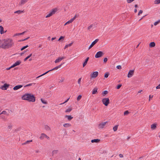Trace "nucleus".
Masks as SVG:
<instances>
[{"label": "nucleus", "mask_w": 160, "mask_h": 160, "mask_svg": "<svg viewBox=\"0 0 160 160\" xmlns=\"http://www.w3.org/2000/svg\"><path fill=\"white\" fill-rule=\"evenodd\" d=\"M14 45L13 39L10 38H7L0 40V48L3 49L11 48Z\"/></svg>", "instance_id": "1"}, {"label": "nucleus", "mask_w": 160, "mask_h": 160, "mask_svg": "<svg viewBox=\"0 0 160 160\" xmlns=\"http://www.w3.org/2000/svg\"><path fill=\"white\" fill-rule=\"evenodd\" d=\"M22 100H25L34 102L35 101V98L34 96L32 94L26 93L23 95L21 98Z\"/></svg>", "instance_id": "2"}, {"label": "nucleus", "mask_w": 160, "mask_h": 160, "mask_svg": "<svg viewBox=\"0 0 160 160\" xmlns=\"http://www.w3.org/2000/svg\"><path fill=\"white\" fill-rule=\"evenodd\" d=\"M9 112H8L3 111L0 113V118L4 121H6Z\"/></svg>", "instance_id": "3"}, {"label": "nucleus", "mask_w": 160, "mask_h": 160, "mask_svg": "<svg viewBox=\"0 0 160 160\" xmlns=\"http://www.w3.org/2000/svg\"><path fill=\"white\" fill-rule=\"evenodd\" d=\"M62 64H63L62 63L61 64H60L59 65V66H57L56 67H55V68H53L52 69L49 70L47 71V72H45V73H44L43 74L40 75V76H38V77H37L36 78H40V77H42V76H43L46 74H47V73H48V72H49L50 71H53L54 70H57L59 68H60L61 67V66H62Z\"/></svg>", "instance_id": "4"}, {"label": "nucleus", "mask_w": 160, "mask_h": 160, "mask_svg": "<svg viewBox=\"0 0 160 160\" xmlns=\"http://www.w3.org/2000/svg\"><path fill=\"white\" fill-rule=\"evenodd\" d=\"M108 123V122L107 121L104 122H100L98 126V128L99 129H102L104 128H105L106 125Z\"/></svg>", "instance_id": "5"}, {"label": "nucleus", "mask_w": 160, "mask_h": 160, "mask_svg": "<svg viewBox=\"0 0 160 160\" xmlns=\"http://www.w3.org/2000/svg\"><path fill=\"white\" fill-rule=\"evenodd\" d=\"M98 75V72L97 71L93 72L90 75V77L91 79H93L96 78Z\"/></svg>", "instance_id": "6"}, {"label": "nucleus", "mask_w": 160, "mask_h": 160, "mask_svg": "<svg viewBox=\"0 0 160 160\" xmlns=\"http://www.w3.org/2000/svg\"><path fill=\"white\" fill-rule=\"evenodd\" d=\"M102 102L103 104L107 106L109 103V100L108 98H105L102 100Z\"/></svg>", "instance_id": "7"}, {"label": "nucleus", "mask_w": 160, "mask_h": 160, "mask_svg": "<svg viewBox=\"0 0 160 160\" xmlns=\"http://www.w3.org/2000/svg\"><path fill=\"white\" fill-rule=\"evenodd\" d=\"M45 138H46L48 140H49L50 139L49 137L45 133H42L41 134L39 137L40 139V140H42Z\"/></svg>", "instance_id": "8"}, {"label": "nucleus", "mask_w": 160, "mask_h": 160, "mask_svg": "<svg viewBox=\"0 0 160 160\" xmlns=\"http://www.w3.org/2000/svg\"><path fill=\"white\" fill-rule=\"evenodd\" d=\"M104 53L102 51H99L98 52L96 55L95 57L96 58H99L101 57L104 55Z\"/></svg>", "instance_id": "9"}, {"label": "nucleus", "mask_w": 160, "mask_h": 160, "mask_svg": "<svg viewBox=\"0 0 160 160\" xmlns=\"http://www.w3.org/2000/svg\"><path fill=\"white\" fill-rule=\"evenodd\" d=\"M65 58V57H59L55 61V63H56L61 61L62 60Z\"/></svg>", "instance_id": "10"}, {"label": "nucleus", "mask_w": 160, "mask_h": 160, "mask_svg": "<svg viewBox=\"0 0 160 160\" xmlns=\"http://www.w3.org/2000/svg\"><path fill=\"white\" fill-rule=\"evenodd\" d=\"M134 70H130L129 71L127 77L128 78H130L134 75Z\"/></svg>", "instance_id": "11"}, {"label": "nucleus", "mask_w": 160, "mask_h": 160, "mask_svg": "<svg viewBox=\"0 0 160 160\" xmlns=\"http://www.w3.org/2000/svg\"><path fill=\"white\" fill-rule=\"evenodd\" d=\"M56 11H52L51 12H49L48 13H47V15H46L45 17L46 18H49L53 14H54L56 12Z\"/></svg>", "instance_id": "12"}, {"label": "nucleus", "mask_w": 160, "mask_h": 160, "mask_svg": "<svg viewBox=\"0 0 160 160\" xmlns=\"http://www.w3.org/2000/svg\"><path fill=\"white\" fill-rule=\"evenodd\" d=\"M98 39H96L94 41H93L90 45V46L89 47L88 49L89 50L90 48H91L92 47H93L94 45H95L98 41Z\"/></svg>", "instance_id": "13"}, {"label": "nucleus", "mask_w": 160, "mask_h": 160, "mask_svg": "<svg viewBox=\"0 0 160 160\" xmlns=\"http://www.w3.org/2000/svg\"><path fill=\"white\" fill-rule=\"evenodd\" d=\"M28 1V0H20L18 2V5L19 6H22L26 3Z\"/></svg>", "instance_id": "14"}, {"label": "nucleus", "mask_w": 160, "mask_h": 160, "mask_svg": "<svg viewBox=\"0 0 160 160\" xmlns=\"http://www.w3.org/2000/svg\"><path fill=\"white\" fill-rule=\"evenodd\" d=\"M9 84L5 83L1 87V88L2 90H6L9 87Z\"/></svg>", "instance_id": "15"}, {"label": "nucleus", "mask_w": 160, "mask_h": 160, "mask_svg": "<svg viewBox=\"0 0 160 160\" xmlns=\"http://www.w3.org/2000/svg\"><path fill=\"white\" fill-rule=\"evenodd\" d=\"M77 17V15H75L73 18H72L70 19L67 22V23L68 24H69L70 23H72L74 20L75 19V18Z\"/></svg>", "instance_id": "16"}, {"label": "nucleus", "mask_w": 160, "mask_h": 160, "mask_svg": "<svg viewBox=\"0 0 160 160\" xmlns=\"http://www.w3.org/2000/svg\"><path fill=\"white\" fill-rule=\"evenodd\" d=\"M21 63V62L20 61H16L14 63L13 65H12V66L13 68L19 65Z\"/></svg>", "instance_id": "17"}, {"label": "nucleus", "mask_w": 160, "mask_h": 160, "mask_svg": "<svg viewBox=\"0 0 160 160\" xmlns=\"http://www.w3.org/2000/svg\"><path fill=\"white\" fill-rule=\"evenodd\" d=\"M22 87V85H17L13 88V89L14 90H17L18 89L21 88Z\"/></svg>", "instance_id": "18"}, {"label": "nucleus", "mask_w": 160, "mask_h": 160, "mask_svg": "<svg viewBox=\"0 0 160 160\" xmlns=\"http://www.w3.org/2000/svg\"><path fill=\"white\" fill-rule=\"evenodd\" d=\"M3 30L4 28L2 26H0V33L1 34H2L6 32V31L4 32Z\"/></svg>", "instance_id": "19"}, {"label": "nucleus", "mask_w": 160, "mask_h": 160, "mask_svg": "<svg viewBox=\"0 0 160 160\" xmlns=\"http://www.w3.org/2000/svg\"><path fill=\"white\" fill-rule=\"evenodd\" d=\"M98 88L96 87H95L92 90V94H95L97 93Z\"/></svg>", "instance_id": "20"}, {"label": "nucleus", "mask_w": 160, "mask_h": 160, "mask_svg": "<svg viewBox=\"0 0 160 160\" xmlns=\"http://www.w3.org/2000/svg\"><path fill=\"white\" fill-rule=\"evenodd\" d=\"M65 118H67L68 121H71L73 118V117L71 115H66Z\"/></svg>", "instance_id": "21"}, {"label": "nucleus", "mask_w": 160, "mask_h": 160, "mask_svg": "<svg viewBox=\"0 0 160 160\" xmlns=\"http://www.w3.org/2000/svg\"><path fill=\"white\" fill-rule=\"evenodd\" d=\"M72 110V108L71 107H69L65 111V112L68 113L70 112Z\"/></svg>", "instance_id": "22"}, {"label": "nucleus", "mask_w": 160, "mask_h": 160, "mask_svg": "<svg viewBox=\"0 0 160 160\" xmlns=\"http://www.w3.org/2000/svg\"><path fill=\"white\" fill-rule=\"evenodd\" d=\"M100 140L98 139H95L91 140V142L92 143H98L100 142Z\"/></svg>", "instance_id": "23"}, {"label": "nucleus", "mask_w": 160, "mask_h": 160, "mask_svg": "<svg viewBox=\"0 0 160 160\" xmlns=\"http://www.w3.org/2000/svg\"><path fill=\"white\" fill-rule=\"evenodd\" d=\"M58 152V150H54L52 152V155L53 156L57 154Z\"/></svg>", "instance_id": "24"}, {"label": "nucleus", "mask_w": 160, "mask_h": 160, "mask_svg": "<svg viewBox=\"0 0 160 160\" xmlns=\"http://www.w3.org/2000/svg\"><path fill=\"white\" fill-rule=\"evenodd\" d=\"M63 126L65 128H69L71 126V125L69 123H67L63 124Z\"/></svg>", "instance_id": "25"}, {"label": "nucleus", "mask_w": 160, "mask_h": 160, "mask_svg": "<svg viewBox=\"0 0 160 160\" xmlns=\"http://www.w3.org/2000/svg\"><path fill=\"white\" fill-rule=\"evenodd\" d=\"M24 12L23 11H16L14 12V13L15 14H19Z\"/></svg>", "instance_id": "26"}, {"label": "nucleus", "mask_w": 160, "mask_h": 160, "mask_svg": "<svg viewBox=\"0 0 160 160\" xmlns=\"http://www.w3.org/2000/svg\"><path fill=\"white\" fill-rule=\"evenodd\" d=\"M157 127V124H153L151 125V128L153 130H154L156 129Z\"/></svg>", "instance_id": "27"}, {"label": "nucleus", "mask_w": 160, "mask_h": 160, "mask_svg": "<svg viewBox=\"0 0 160 160\" xmlns=\"http://www.w3.org/2000/svg\"><path fill=\"white\" fill-rule=\"evenodd\" d=\"M44 128L47 131H49L51 130L50 127L47 125H45L44 126Z\"/></svg>", "instance_id": "28"}, {"label": "nucleus", "mask_w": 160, "mask_h": 160, "mask_svg": "<svg viewBox=\"0 0 160 160\" xmlns=\"http://www.w3.org/2000/svg\"><path fill=\"white\" fill-rule=\"evenodd\" d=\"M89 58V57H88L86 59L85 61L84 62V63H83V67H84L87 64Z\"/></svg>", "instance_id": "29"}, {"label": "nucleus", "mask_w": 160, "mask_h": 160, "mask_svg": "<svg viewBox=\"0 0 160 160\" xmlns=\"http://www.w3.org/2000/svg\"><path fill=\"white\" fill-rule=\"evenodd\" d=\"M72 44H73V42H72L69 43L68 44L66 45L64 47V49H65L66 48H68V47H70L72 45Z\"/></svg>", "instance_id": "30"}, {"label": "nucleus", "mask_w": 160, "mask_h": 160, "mask_svg": "<svg viewBox=\"0 0 160 160\" xmlns=\"http://www.w3.org/2000/svg\"><path fill=\"white\" fill-rule=\"evenodd\" d=\"M155 46V44L154 42H152L149 44V46L151 47H153Z\"/></svg>", "instance_id": "31"}, {"label": "nucleus", "mask_w": 160, "mask_h": 160, "mask_svg": "<svg viewBox=\"0 0 160 160\" xmlns=\"http://www.w3.org/2000/svg\"><path fill=\"white\" fill-rule=\"evenodd\" d=\"M154 3L155 4H158L160 3V0H155L154 1Z\"/></svg>", "instance_id": "32"}, {"label": "nucleus", "mask_w": 160, "mask_h": 160, "mask_svg": "<svg viewBox=\"0 0 160 160\" xmlns=\"http://www.w3.org/2000/svg\"><path fill=\"white\" fill-rule=\"evenodd\" d=\"M12 128V125L11 124H9L7 127V129L8 131H10Z\"/></svg>", "instance_id": "33"}, {"label": "nucleus", "mask_w": 160, "mask_h": 160, "mask_svg": "<svg viewBox=\"0 0 160 160\" xmlns=\"http://www.w3.org/2000/svg\"><path fill=\"white\" fill-rule=\"evenodd\" d=\"M118 125H116L113 127V130L115 132L117 130L118 127Z\"/></svg>", "instance_id": "34"}, {"label": "nucleus", "mask_w": 160, "mask_h": 160, "mask_svg": "<svg viewBox=\"0 0 160 160\" xmlns=\"http://www.w3.org/2000/svg\"><path fill=\"white\" fill-rule=\"evenodd\" d=\"M32 54L31 53V54H30L27 57H26L24 59V61H26V60L28 59L29 58L32 56Z\"/></svg>", "instance_id": "35"}, {"label": "nucleus", "mask_w": 160, "mask_h": 160, "mask_svg": "<svg viewBox=\"0 0 160 160\" xmlns=\"http://www.w3.org/2000/svg\"><path fill=\"white\" fill-rule=\"evenodd\" d=\"M35 83H29L28 84H27V85H25L24 86V88H25V87H28V86H32V84H34L35 85Z\"/></svg>", "instance_id": "36"}, {"label": "nucleus", "mask_w": 160, "mask_h": 160, "mask_svg": "<svg viewBox=\"0 0 160 160\" xmlns=\"http://www.w3.org/2000/svg\"><path fill=\"white\" fill-rule=\"evenodd\" d=\"M160 23V20H159L157 21H156V22H154V26H156Z\"/></svg>", "instance_id": "37"}, {"label": "nucleus", "mask_w": 160, "mask_h": 160, "mask_svg": "<svg viewBox=\"0 0 160 160\" xmlns=\"http://www.w3.org/2000/svg\"><path fill=\"white\" fill-rule=\"evenodd\" d=\"M41 100L43 104H47V102L46 101L42 99H41Z\"/></svg>", "instance_id": "38"}, {"label": "nucleus", "mask_w": 160, "mask_h": 160, "mask_svg": "<svg viewBox=\"0 0 160 160\" xmlns=\"http://www.w3.org/2000/svg\"><path fill=\"white\" fill-rule=\"evenodd\" d=\"M82 97V96L81 95H79L77 98V100L78 101H79L81 99Z\"/></svg>", "instance_id": "39"}, {"label": "nucleus", "mask_w": 160, "mask_h": 160, "mask_svg": "<svg viewBox=\"0 0 160 160\" xmlns=\"http://www.w3.org/2000/svg\"><path fill=\"white\" fill-rule=\"evenodd\" d=\"M28 45H26V46H23L22 48L21 49V51H22L26 48H28Z\"/></svg>", "instance_id": "40"}, {"label": "nucleus", "mask_w": 160, "mask_h": 160, "mask_svg": "<svg viewBox=\"0 0 160 160\" xmlns=\"http://www.w3.org/2000/svg\"><path fill=\"white\" fill-rule=\"evenodd\" d=\"M109 75V73L108 72H106L105 74L104 77L105 78H107Z\"/></svg>", "instance_id": "41"}, {"label": "nucleus", "mask_w": 160, "mask_h": 160, "mask_svg": "<svg viewBox=\"0 0 160 160\" xmlns=\"http://www.w3.org/2000/svg\"><path fill=\"white\" fill-rule=\"evenodd\" d=\"M129 113V112L128 111H126L125 112H124V115H127Z\"/></svg>", "instance_id": "42"}, {"label": "nucleus", "mask_w": 160, "mask_h": 160, "mask_svg": "<svg viewBox=\"0 0 160 160\" xmlns=\"http://www.w3.org/2000/svg\"><path fill=\"white\" fill-rule=\"evenodd\" d=\"M81 78H80L78 79V83L80 85L81 84Z\"/></svg>", "instance_id": "43"}, {"label": "nucleus", "mask_w": 160, "mask_h": 160, "mask_svg": "<svg viewBox=\"0 0 160 160\" xmlns=\"http://www.w3.org/2000/svg\"><path fill=\"white\" fill-rule=\"evenodd\" d=\"M32 142V140H28L26 141L24 143V144H28L29 142Z\"/></svg>", "instance_id": "44"}, {"label": "nucleus", "mask_w": 160, "mask_h": 160, "mask_svg": "<svg viewBox=\"0 0 160 160\" xmlns=\"http://www.w3.org/2000/svg\"><path fill=\"white\" fill-rule=\"evenodd\" d=\"M64 81V78H62L61 79L59 80V82H62Z\"/></svg>", "instance_id": "45"}, {"label": "nucleus", "mask_w": 160, "mask_h": 160, "mask_svg": "<svg viewBox=\"0 0 160 160\" xmlns=\"http://www.w3.org/2000/svg\"><path fill=\"white\" fill-rule=\"evenodd\" d=\"M69 99V98L67 99L64 102L60 103V105H62V104L67 102H68V101Z\"/></svg>", "instance_id": "46"}, {"label": "nucleus", "mask_w": 160, "mask_h": 160, "mask_svg": "<svg viewBox=\"0 0 160 160\" xmlns=\"http://www.w3.org/2000/svg\"><path fill=\"white\" fill-rule=\"evenodd\" d=\"M108 92L107 91H104L102 93L104 95H106L108 93Z\"/></svg>", "instance_id": "47"}, {"label": "nucleus", "mask_w": 160, "mask_h": 160, "mask_svg": "<svg viewBox=\"0 0 160 160\" xmlns=\"http://www.w3.org/2000/svg\"><path fill=\"white\" fill-rule=\"evenodd\" d=\"M118 69H121L122 68V67L121 65H118L116 67Z\"/></svg>", "instance_id": "48"}, {"label": "nucleus", "mask_w": 160, "mask_h": 160, "mask_svg": "<svg viewBox=\"0 0 160 160\" xmlns=\"http://www.w3.org/2000/svg\"><path fill=\"white\" fill-rule=\"evenodd\" d=\"M64 37H63V36H61L59 39H58V41H60L62 39H63L64 38Z\"/></svg>", "instance_id": "49"}, {"label": "nucleus", "mask_w": 160, "mask_h": 160, "mask_svg": "<svg viewBox=\"0 0 160 160\" xmlns=\"http://www.w3.org/2000/svg\"><path fill=\"white\" fill-rule=\"evenodd\" d=\"M93 26V25H90L88 28V30H90L92 28V27Z\"/></svg>", "instance_id": "50"}, {"label": "nucleus", "mask_w": 160, "mask_h": 160, "mask_svg": "<svg viewBox=\"0 0 160 160\" xmlns=\"http://www.w3.org/2000/svg\"><path fill=\"white\" fill-rule=\"evenodd\" d=\"M19 35H20L19 33H16L13 35V37H15Z\"/></svg>", "instance_id": "51"}, {"label": "nucleus", "mask_w": 160, "mask_h": 160, "mask_svg": "<svg viewBox=\"0 0 160 160\" xmlns=\"http://www.w3.org/2000/svg\"><path fill=\"white\" fill-rule=\"evenodd\" d=\"M122 86V85L121 84H119V85H118L117 86V89H119Z\"/></svg>", "instance_id": "52"}, {"label": "nucleus", "mask_w": 160, "mask_h": 160, "mask_svg": "<svg viewBox=\"0 0 160 160\" xmlns=\"http://www.w3.org/2000/svg\"><path fill=\"white\" fill-rule=\"evenodd\" d=\"M13 67L12 66V65L11 67H10L8 68H7L6 69L7 70H10L11 68H13Z\"/></svg>", "instance_id": "53"}, {"label": "nucleus", "mask_w": 160, "mask_h": 160, "mask_svg": "<svg viewBox=\"0 0 160 160\" xmlns=\"http://www.w3.org/2000/svg\"><path fill=\"white\" fill-rule=\"evenodd\" d=\"M153 96H152V95L151 96V95H150L149 96V101H150V99L152 98H153Z\"/></svg>", "instance_id": "54"}, {"label": "nucleus", "mask_w": 160, "mask_h": 160, "mask_svg": "<svg viewBox=\"0 0 160 160\" xmlns=\"http://www.w3.org/2000/svg\"><path fill=\"white\" fill-rule=\"evenodd\" d=\"M108 61V58H105L104 59V60H103V61L104 62H106L107 61Z\"/></svg>", "instance_id": "55"}, {"label": "nucleus", "mask_w": 160, "mask_h": 160, "mask_svg": "<svg viewBox=\"0 0 160 160\" xmlns=\"http://www.w3.org/2000/svg\"><path fill=\"white\" fill-rule=\"evenodd\" d=\"M142 11H139V12L138 15H139L140 14H142Z\"/></svg>", "instance_id": "56"}, {"label": "nucleus", "mask_w": 160, "mask_h": 160, "mask_svg": "<svg viewBox=\"0 0 160 160\" xmlns=\"http://www.w3.org/2000/svg\"><path fill=\"white\" fill-rule=\"evenodd\" d=\"M59 9H60V8H56L52 9V10H59Z\"/></svg>", "instance_id": "57"}, {"label": "nucleus", "mask_w": 160, "mask_h": 160, "mask_svg": "<svg viewBox=\"0 0 160 160\" xmlns=\"http://www.w3.org/2000/svg\"><path fill=\"white\" fill-rule=\"evenodd\" d=\"M156 88L157 89L160 88V84L156 87Z\"/></svg>", "instance_id": "58"}, {"label": "nucleus", "mask_w": 160, "mask_h": 160, "mask_svg": "<svg viewBox=\"0 0 160 160\" xmlns=\"http://www.w3.org/2000/svg\"><path fill=\"white\" fill-rule=\"evenodd\" d=\"M119 157L121 158L123 157V155L122 154H120L119 155Z\"/></svg>", "instance_id": "59"}, {"label": "nucleus", "mask_w": 160, "mask_h": 160, "mask_svg": "<svg viewBox=\"0 0 160 160\" xmlns=\"http://www.w3.org/2000/svg\"><path fill=\"white\" fill-rule=\"evenodd\" d=\"M25 32H26V31H24L22 33H20V35H23Z\"/></svg>", "instance_id": "60"}, {"label": "nucleus", "mask_w": 160, "mask_h": 160, "mask_svg": "<svg viewBox=\"0 0 160 160\" xmlns=\"http://www.w3.org/2000/svg\"><path fill=\"white\" fill-rule=\"evenodd\" d=\"M39 151L38 150H36L35 152L36 153H38L39 152Z\"/></svg>", "instance_id": "61"}, {"label": "nucleus", "mask_w": 160, "mask_h": 160, "mask_svg": "<svg viewBox=\"0 0 160 160\" xmlns=\"http://www.w3.org/2000/svg\"><path fill=\"white\" fill-rule=\"evenodd\" d=\"M56 39V37L52 38L51 39L52 40H53Z\"/></svg>", "instance_id": "62"}, {"label": "nucleus", "mask_w": 160, "mask_h": 160, "mask_svg": "<svg viewBox=\"0 0 160 160\" xmlns=\"http://www.w3.org/2000/svg\"><path fill=\"white\" fill-rule=\"evenodd\" d=\"M29 38V37H28V38L24 39L23 40H24V41H25L27 40Z\"/></svg>", "instance_id": "63"}, {"label": "nucleus", "mask_w": 160, "mask_h": 160, "mask_svg": "<svg viewBox=\"0 0 160 160\" xmlns=\"http://www.w3.org/2000/svg\"><path fill=\"white\" fill-rule=\"evenodd\" d=\"M142 91V90H139V91H138V93H141Z\"/></svg>", "instance_id": "64"}]
</instances>
